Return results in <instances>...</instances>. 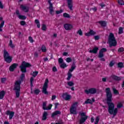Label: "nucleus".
<instances>
[{
    "mask_svg": "<svg viewBox=\"0 0 124 124\" xmlns=\"http://www.w3.org/2000/svg\"><path fill=\"white\" fill-rule=\"evenodd\" d=\"M106 97H107V103L108 107V113L110 115H113L114 116H116L118 113V108H115V105L112 102V92L110 90V88H107L106 89Z\"/></svg>",
    "mask_w": 124,
    "mask_h": 124,
    "instance_id": "f257e3e1",
    "label": "nucleus"
},
{
    "mask_svg": "<svg viewBox=\"0 0 124 124\" xmlns=\"http://www.w3.org/2000/svg\"><path fill=\"white\" fill-rule=\"evenodd\" d=\"M25 80V74L22 73L20 77V79L16 80L15 83L14 90L16 92V97L20 96V92H21V84L24 82Z\"/></svg>",
    "mask_w": 124,
    "mask_h": 124,
    "instance_id": "f03ea898",
    "label": "nucleus"
},
{
    "mask_svg": "<svg viewBox=\"0 0 124 124\" xmlns=\"http://www.w3.org/2000/svg\"><path fill=\"white\" fill-rule=\"evenodd\" d=\"M108 42L109 44V47H112V46H117V41H116V39L115 38V36L114 34L112 32L109 33L108 36Z\"/></svg>",
    "mask_w": 124,
    "mask_h": 124,
    "instance_id": "7ed1b4c3",
    "label": "nucleus"
},
{
    "mask_svg": "<svg viewBox=\"0 0 124 124\" xmlns=\"http://www.w3.org/2000/svg\"><path fill=\"white\" fill-rule=\"evenodd\" d=\"M4 60L7 63H10L12 62V57L9 55V53L6 49L3 50Z\"/></svg>",
    "mask_w": 124,
    "mask_h": 124,
    "instance_id": "20e7f679",
    "label": "nucleus"
},
{
    "mask_svg": "<svg viewBox=\"0 0 124 124\" xmlns=\"http://www.w3.org/2000/svg\"><path fill=\"white\" fill-rule=\"evenodd\" d=\"M31 65L30 63L23 61L20 66V70L23 73H26L27 72V67H31Z\"/></svg>",
    "mask_w": 124,
    "mask_h": 124,
    "instance_id": "39448f33",
    "label": "nucleus"
},
{
    "mask_svg": "<svg viewBox=\"0 0 124 124\" xmlns=\"http://www.w3.org/2000/svg\"><path fill=\"white\" fill-rule=\"evenodd\" d=\"M79 115L80 116V119L79 120V124H84L87 120H88V116L86 114L85 112H79Z\"/></svg>",
    "mask_w": 124,
    "mask_h": 124,
    "instance_id": "423d86ee",
    "label": "nucleus"
},
{
    "mask_svg": "<svg viewBox=\"0 0 124 124\" xmlns=\"http://www.w3.org/2000/svg\"><path fill=\"white\" fill-rule=\"evenodd\" d=\"M48 83H49V80L48 79H46L44 84V86L43 87V90L42 92L43 93H44L45 94H48V93L47 91V89H48Z\"/></svg>",
    "mask_w": 124,
    "mask_h": 124,
    "instance_id": "0eeeda50",
    "label": "nucleus"
},
{
    "mask_svg": "<svg viewBox=\"0 0 124 124\" xmlns=\"http://www.w3.org/2000/svg\"><path fill=\"white\" fill-rule=\"evenodd\" d=\"M85 93L87 94H94V93H96V89L94 88H90L88 90H85Z\"/></svg>",
    "mask_w": 124,
    "mask_h": 124,
    "instance_id": "6e6552de",
    "label": "nucleus"
},
{
    "mask_svg": "<svg viewBox=\"0 0 124 124\" xmlns=\"http://www.w3.org/2000/svg\"><path fill=\"white\" fill-rule=\"evenodd\" d=\"M48 3L49 4V6L48 7L49 10V13L50 15H52V16H53L54 14V11L53 7V4L51 2V0H48Z\"/></svg>",
    "mask_w": 124,
    "mask_h": 124,
    "instance_id": "1a4fd4ad",
    "label": "nucleus"
},
{
    "mask_svg": "<svg viewBox=\"0 0 124 124\" xmlns=\"http://www.w3.org/2000/svg\"><path fill=\"white\" fill-rule=\"evenodd\" d=\"M74 69H75V68H74V67L71 66L70 69L69 70V72L67 74L68 77L67 78V80L68 81H69L70 78L72 77V74H71V72H72Z\"/></svg>",
    "mask_w": 124,
    "mask_h": 124,
    "instance_id": "9d476101",
    "label": "nucleus"
},
{
    "mask_svg": "<svg viewBox=\"0 0 124 124\" xmlns=\"http://www.w3.org/2000/svg\"><path fill=\"white\" fill-rule=\"evenodd\" d=\"M67 2L69 9L71 11L72 10H73V3L72 2V0H67Z\"/></svg>",
    "mask_w": 124,
    "mask_h": 124,
    "instance_id": "9b49d317",
    "label": "nucleus"
},
{
    "mask_svg": "<svg viewBox=\"0 0 124 124\" xmlns=\"http://www.w3.org/2000/svg\"><path fill=\"white\" fill-rule=\"evenodd\" d=\"M62 97L65 99V100H70L71 98V96L68 94V93H63L62 95Z\"/></svg>",
    "mask_w": 124,
    "mask_h": 124,
    "instance_id": "f8f14e48",
    "label": "nucleus"
},
{
    "mask_svg": "<svg viewBox=\"0 0 124 124\" xmlns=\"http://www.w3.org/2000/svg\"><path fill=\"white\" fill-rule=\"evenodd\" d=\"M7 115H9V119L12 120L13 117H14V114L15 112L14 111H11L10 110H8L6 112Z\"/></svg>",
    "mask_w": 124,
    "mask_h": 124,
    "instance_id": "ddd939ff",
    "label": "nucleus"
},
{
    "mask_svg": "<svg viewBox=\"0 0 124 124\" xmlns=\"http://www.w3.org/2000/svg\"><path fill=\"white\" fill-rule=\"evenodd\" d=\"M64 28L66 31H70V30H72L73 26L71 24H65L64 25Z\"/></svg>",
    "mask_w": 124,
    "mask_h": 124,
    "instance_id": "4468645a",
    "label": "nucleus"
},
{
    "mask_svg": "<svg viewBox=\"0 0 124 124\" xmlns=\"http://www.w3.org/2000/svg\"><path fill=\"white\" fill-rule=\"evenodd\" d=\"M20 8L22 10V11H24L26 13H27V12H29V10H30V8L29 7L26 6H24L23 5H20Z\"/></svg>",
    "mask_w": 124,
    "mask_h": 124,
    "instance_id": "2eb2a0df",
    "label": "nucleus"
},
{
    "mask_svg": "<svg viewBox=\"0 0 124 124\" xmlns=\"http://www.w3.org/2000/svg\"><path fill=\"white\" fill-rule=\"evenodd\" d=\"M18 66V64L17 63H13L11 66L9 67V70L11 72L14 71V69H16V67Z\"/></svg>",
    "mask_w": 124,
    "mask_h": 124,
    "instance_id": "dca6fc26",
    "label": "nucleus"
},
{
    "mask_svg": "<svg viewBox=\"0 0 124 124\" xmlns=\"http://www.w3.org/2000/svg\"><path fill=\"white\" fill-rule=\"evenodd\" d=\"M34 80V78L33 77H31L30 78V85L31 87V93H34L33 92H32V87H33V80Z\"/></svg>",
    "mask_w": 124,
    "mask_h": 124,
    "instance_id": "f3484780",
    "label": "nucleus"
},
{
    "mask_svg": "<svg viewBox=\"0 0 124 124\" xmlns=\"http://www.w3.org/2000/svg\"><path fill=\"white\" fill-rule=\"evenodd\" d=\"M96 32L93 31V30H91L88 33H86L85 35L86 36H91V35H94Z\"/></svg>",
    "mask_w": 124,
    "mask_h": 124,
    "instance_id": "a211bd4d",
    "label": "nucleus"
},
{
    "mask_svg": "<svg viewBox=\"0 0 124 124\" xmlns=\"http://www.w3.org/2000/svg\"><path fill=\"white\" fill-rule=\"evenodd\" d=\"M93 102H94V98H92V100H91L90 99H88L87 100H86L85 101L84 104H93Z\"/></svg>",
    "mask_w": 124,
    "mask_h": 124,
    "instance_id": "6ab92c4d",
    "label": "nucleus"
},
{
    "mask_svg": "<svg viewBox=\"0 0 124 124\" xmlns=\"http://www.w3.org/2000/svg\"><path fill=\"white\" fill-rule=\"evenodd\" d=\"M48 116V112L47 111H44L42 117L43 121H46L47 120V116Z\"/></svg>",
    "mask_w": 124,
    "mask_h": 124,
    "instance_id": "aec40b11",
    "label": "nucleus"
},
{
    "mask_svg": "<svg viewBox=\"0 0 124 124\" xmlns=\"http://www.w3.org/2000/svg\"><path fill=\"white\" fill-rule=\"evenodd\" d=\"M76 110H77V108H71L70 109V112L71 114H73L74 115L77 114V111Z\"/></svg>",
    "mask_w": 124,
    "mask_h": 124,
    "instance_id": "412c9836",
    "label": "nucleus"
},
{
    "mask_svg": "<svg viewBox=\"0 0 124 124\" xmlns=\"http://www.w3.org/2000/svg\"><path fill=\"white\" fill-rule=\"evenodd\" d=\"M111 77L113 80H115V81H121V80H122V78L121 77H118L117 76L112 75L111 76Z\"/></svg>",
    "mask_w": 124,
    "mask_h": 124,
    "instance_id": "4be33fe9",
    "label": "nucleus"
},
{
    "mask_svg": "<svg viewBox=\"0 0 124 124\" xmlns=\"http://www.w3.org/2000/svg\"><path fill=\"white\" fill-rule=\"evenodd\" d=\"M98 51V47L95 46L93 50H90L89 51L90 53H93V54H97V51Z\"/></svg>",
    "mask_w": 124,
    "mask_h": 124,
    "instance_id": "5701e85b",
    "label": "nucleus"
},
{
    "mask_svg": "<svg viewBox=\"0 0 124 124\" xmlns=\"http://www.w3.org/2000/svg\"><path fill=\"white\" fill-rule=\"evenodd\" d=\"M98 23L101 25V27H106L107 23H106V21H100L98 22Z\"/></svg>",
    "mask_w": 124,
    "mask_h": 124,
    "instance_id": "b1692460",
    "label": "nucleus"
},
{
    "mask_svg": "<svg viewBox=\"0 0 124 124\" xmlns=\"http://www.w3.org/2000/svg\"><path fill=\"white\" fill-rule=\"evenodd\" d=\"M57 115H61V111L58 110L55 111L52 114L51 117L52 118H54V117H55V116H57Z\"/></svg>",
    "mask_w": 124,
    "mask_h": 124,
    "instance_id": "393cba45",
    "label": "nucleus"
},
{
    "mask_svg": "<svg viewBox=\"0 0 124 124\" xmlns=\"http://www.w3.org/2000/svg\"><path fill=\"white\" fill-rule=\"evenodd\" d=\"M42 108L43 110H46L47 109V102H43L42 105Z\"/></svg>",
    "mask_w": 124,
    "mask_h": 124,
    "instance_id": "a878e982",
    "label": "nucleus"
},
{
    "mask_svg": "<svg viewBox=\"0 0 124 124\" xmlns=\"http://www.w3.org/2000/svg\"><path fill=\"white\" fill-rule=\"evenodd\" d=\"M4 95H5V91H0V99H2L4 97Z\"/></svg>",
    "mask_w": 124,
    "mask_h": 124,
    "instance_id": "bb28decb",
    "label": "nucleus"
},
{
    "mask_svg": "<svg viewBox=\"0 0 124 124\" xmlns=\"http://www.w3.org/2000/svg\"><path fill=\"white\" fill-rule=\"evenodd\" d=\"M119 34H122V33H124V28L123 27H120L119 28Z\"/></svg>",
    "mask_w": 124,
    "mask_h": 124,
    "instance_id": "cd10ccee",
    "label": "nucleus"
},
{
    "mask_svg": "<svg viewBox=\"0 0 124 124\" xmlns=\"http://www.w3.org/2000/svg\"><path fill=\"white\" fill-rule=\"evenodd\" d=\"M117 65L119 68H123L124 67V63L120 62L118 63Z\"/></svg>",
    "mask_w": 124,
    "mask_h": 124,
    "instance_id": "c85d7f7f",
    "label": "nucleus"
},
{
    "mask_svg": "<svg viewBox=\"0 0 124 124\" xmlns=\"http://www.w3.org/2000/svg\"><path fill=\"white\" fill-rule=\"evenodd\" d=\"M35 23L36 24L37 28L39 29V28H40V23L39 22V20H38V19H35Z\"/></svg>",
    "mask_w": 124,
    "mask_h": 124,
    "instance_id": "c756f323",
    "label": "nucleus"
},
{
    "mask_svg": "<svg viewBox=\"0 0 124 124\" xmlns=\"http://www.w3.org/2000/svg\"><path fill=\"white\" fill-rule=\"evenodd\" d=\"M2 17H0V21H1V24H0V29L3 28V25H4V20H2Z\"/></svg>",
    "mask_w": 124,
    "mask_h": 124,
    "instance_id": "7c9ffc66",
    "label": "nucleus"
},
{
    "mask_svg": "<svg viewBox=\"0 0 124 124\" xmlns=\"http://www.w3.org/2000/svg\"><path fill=\"white\" fill-rule=\"evenodd\" d=\"M9 45L10 47H11V48H14L15 47L14 45H13V43L12 42V40H10Z\"/></svg>",
    "mask_w": 124,
    "mask_h": 124,
    "instance_id": "2f4dec72",
    "label": "nucleus"
},
{
    "mask_svg": "<svg viewBox=\"0 0 124 124\" xmlns=\"http://www.w3.org/2000/svg\"><path fill=\"white\" fill-rule=\"evenodd\" d=\"M67 66V65H66V63L64 62L61 63V64L60 65V67L61 68H65V67H66Z\"/></svg>",
    "mask_w": 124,
    "mask_h": 124,
    "instance_id": "473e14b6",
    "label": "nucleus"
},
{
    "mask_svg": "<svg viewBox=\"0 0 124 124\" xmlns=\"http://www.w3.org/2000/svg\"><path fill=\"white\" fill-rule=\"evenodd\" d=\"M67 85L69 86V87H73V86H74V82H73V81H68Z\"/></svg>",
    "mask_w": 124,
    "mask_h": 124,
    "instance_id": "72a5a7b5",
    "label": "nucleus"
},
{
    "mask_svg": "<svg viewBox=\"0 0 124 124\" xmlns=\"http://www.w3.org/2000/svg\"><path fill=\"white\" fill-rule=\"evenodd\" d=\"M18 18L21 20H26V19H27V17H26L25 16L22 15L18 16Z\"/></svg>",
    "mask_w": 124,
    "mask_h": 124,
    "instance_id": "f704fd0d",
    "label": "nucleus"
},
{
    "mask_svg": "<svg viewBox=\"0 0 124 124\" xmlns=\"http://www.w3.org/2000/svg\"><path fill=\"white\" fill-rule=\"evenodd\" d=\"M112 91L114 94H119V91L116 89L115 88H112Z\"/></svg>",
    "mask_w": 124,
    "mask_h": 124,
    "instance_id": "c9c22d12",
    "label": "nucleus"
},
{
    "mask_svg": "<svg viewBox=\"0 0 124 124\" xmlns=\"http://www.w3.org/2000/svg\"><path fill=\"white\" fill-rule=\"evenodd\" d=\"M103 57H104V54L103 52H101V51H99L98 58H103Z\"/></svg>",
    "mask_w": 124,
    "mask_h": 124,
    "instance_id": "e433bc0d",
    "label": "nucleus"
},
{
    "mask_svg": "<svg viewBox=\"0 0 124 124\" xmlns=\"http://www.w3.org/2000/svg\"><path fill=\"white\" fill-rule=\"evenodd\" d=\"M63 16L65 18H70V15L66 13H64Z\"/></svg>",
    "mask_w": 124,
    "mask_h": 124,
    "instance_id": "4c0bfd02",
    "label": "nucleus"
},
{
    "mask_svg": "<svg viewBox=\"0 0 124 124\" xmlns=\"http://www.w3.org/2000/svg\"><path fill=\"white\" fill-rule=\"evenodd\" d=\"M39 93H40V90H39V89H35L34 90V93L35 94H39Z\"/></svg>",
    "mask_w": 124,
    "mask_h": 124,
    "instance_id": "58836bf2",
    "label": "nucleus"
},
{
    "mask_svg": "<svg viewBox=\"0 0 124 124\" xmlns=\"http://www.w3.org/2000/svg\"><path fill=\"white\" fill-rule=\"evenodd\" d=\"M100 118L99 116H97L95 118V121L94 124H98V122H99Z\"/></svg>",
    "mask_w": 124,
    "mask_h": 124,
    "instance_id": "ea45409f",
    "label": "nucleus"
},
{
    "mask_svg": "<svg viewBox=\"0 0 124 124\" xmlns=\"http://www.w3.org/2000/svg\"><path fill=\"white\" fill-rule=\"evenodd\" d=\"M46 51H47V49H46V46H45L44 45H43L42 46V51L45 52Z\"/></svg>",
    "mask_w": 124,
    "mask_h": 124,
    "instance_id": "a19ab883",
    "label": "nucleus"
},
{
    "mask_svg": "<svg viewBox=\"0 0 124 124\" xmlns=\"http://www.w3.org/2000/svg\"><path fill=\"white\" fill-rule=\"evenodd\" d=\"M118 2L120 5H124V2L123 0H118Z\"/></svg>",
    "mask_w": 124,
    "mask_h": 124,
    "instance_id": "79ce46f5",
    "label": "nucleus"
},
{
    "mask_svg": "<svg viewBox=\"0 0 124 124\" xmlns=\"http://www.w3.org/2000/svg\"><path fill=\"white\" fill-rule=\"evenodd\" d=\"M78 104V102H75V103L73 104L71 108H77Z\"/></svg>",
    "mask_w": 124,
    "mask_h": 124,
    "instance_id": "37998d69",
    "label": "nucleus"
},
{
    "mask_svg": "<svg viewBox=\"0 0 124 124\" xmlns=\"http://www.w3.org/2000/svg\"><path fill=\"white\" fill-rule=\"evenodd\" d=\"M6 81V78H1V82L2 84H4L5 83V81Z\"/></svg>",
    "mask_w": 124,
    "mask_h": 124,
    "instance_id": "c03bdc74",
    "label": "nucleus"
},
{
    "mask_svg": "<svg viewBox=\"0 0 124 124\" xmlns=\"http://www.w3.org/2000/svg\"><path fill=\"white\" fill-rule=\"evenodd\" d=\"M77 33H78L79 35H80V36L83 35V31H82V30L81 29L79 30L78 31Z\"/></svg>",
    "mask_w": 124,
    "mask_h": 124,
    "instance_id": "a18cd8bd",
    "label": "nucleus"
},
{
    "mask_svg": "<svg viewBox=\"0 0 124 124\" xmlns=\"http://www.w3.org/2000/svg\"><path fill=\"white\" fill-rule=\"evenodd\" d=\"M37 74H38V71L33 72L32 73V76L33 77H36L37 76Z\"/></svg>",
    "mask_w": 124,
    "mask_h": 124,
    "instance_id": "49530a36",
    "label": "nucleus"
},
{
    "mask_svg": "<svg viewBox=\"0 0 124 124\" xmlns=\"http://www.w3.org/2000/svg\"><path fill=\"white\" fill-rule=\"evenodd\" d=\"M58 62L59 63H63V59L62 58H60L58 59Z\"/></svg>",
    "mask_w": 124,
    "mask_h": 124,
    "instance_id": "de8ad7c7",
    "label": "nucleus"
},
{
    "mask_svg": "<svg viewBox=\"0 0 124 124\" xmlns=\"http://www.w3.org/2000/svg\"><path fill=\"white\" fill-rule=\"evenodd\" d=\"M66 62H72V59L71 58L68 57L66 59Z\"/></svg>",
    "mask_w": 124,
    "mask_h": 124,
    "instance_id": "09e8293b",
    "label": "nucleus"
},
{
    "mask_svg": "<svg viewBox=\"0 0 124 124\" xmlns=\"http://www.w3.org/2000/svg\"><path fill=\"white\" fill-rule=\"evenodd\" d=\"M46 29H47V28L46 27V25L43 24L42 26V31H46Z\"/></svg>",
    "mask_w": 124,
    "mask_h": 124,
    "instance_id": "8fccbe9b",
    "label": "nucleus"
},
{
    "mask_svg": "<svg viewBox=\"0 0 124 124\" xmlns=\"http://www.w3.org/2000/svg\"><path fill=\"white\" fill-rule=\"evenodd\" d=\"M118 51L119 53H123V52H124V49L123 47H120L118 49Z\"/></svg>",
    "mask_w": 124,
    "mask_h": 124,
    "instance_id": "3c124183",
    "label": "nucleus"
},
{
    "mask_svg": "<svg viewBox=\"0 0 124 124\" xmlns=\"http://www.w3.org/2000/svg\"><path fill=\"white\" fill-rule=\"evenodd\" d=\"M114 64H115V63L114 62L111 61L109 64V66H110V67H112V66H114Z\"/></svg>",
    "mask_w": 124,
    "mask_h": 124,
    "instance_id": "603ef678",
    "label": "nucleus"
},
{
    "mask_svg": "<svg viewBox=\"0 0 124 124\" xmlns=\"http://www.w3.org/2000/svg\"><path fill=\"white\" fill-rule=\"evenodd\" d=\"M123 107V105L121 103H118V104L117 106V108H122V107Z\"/></svg>",
    "mask_w": 124,
    "mask_h": 124,
    "instance_id": "864d4df0",
    "label": "nucleus"
},
{
    "mask_svg": "<svg viewBox=\"0 0 124 124\" xmlns=\"http://www.w3.org/2000/svg\"><path fill=\"white\" fill-rule=\"evenodd\" d=\"M52 106H53V105L52 104H49L48 105V107L47 108H46V110H51V108H52Z\"/></svg>",
    "mask_w": 124,
    "mask_h": 124,
    "instance_id": "5fc2aeb1",
    "label": "nucleus"
},
{
    "mask_svg": "<svg viewBox=\"0 0 124 124\" xmlns=\"http://www.w3.org/2000/svg\"><path fill=\"white\" fill-rule=\"evenodd\" d=\"M107 51V49L105 48H103L100 50V51L102 53H104V52H106Z\"/></svg>",
    "mask_w": 124,
    "mask_h": 124,
    "instance_id": "6e6d98bb",
    "label": "nucleus"
},
{
    "mask_svg": "<svg viewBox=\"0 0 124 124\" xmlns=\"http://www.w3.org/2000/svg\"><path fill=\"white\" fill-rule=\"evenodd\" d=\"M62 10H60V11H56V14H61V13H62L63 12Z\"/></svg>",
    "mask_w": 124,
    "mask_h": 124,
    "instance_id": "4d7b16f0",
    "label": "nucleus"
},
{
    "mask_svg": "<svg viewBox=\"0 0 124 124\" xmlns=\"http://www.w3.org/2000/svg\"><path fill=\"white\" fill-rule=\"evenodd\" d=\"M21 26H25L26 25V21H20Z\"/></svg>",
    "mask_w": 124,
    "mask_h": 124,
    "instance_id": "13d9d810",
    "label": "nucleus"
},
{
    "mask_svg": "<svg viewBox=\"0 0 124 124\" xmlns=\"http://www.w3.org/2000/svg\"><path fill=\"white\" fill-rule=\"evenodd\" d=\"M29 41L31 42V43H32L33 42V39H32V37L30 36L29 37Z\"/></svg>",
    "mask_w": 124,
    "mask_h": 124,
    "instance_id": "bf43d9fd",
    "label": "nucleus"
},
{
    "mask_svg": "<svg viewBox=\"0 0 124 124\" xmlns=\"http://www.w3.org/2000/svg\"><path fill=\"white\" fill-rule=\"evenodd\" d=\"M52 71H53V72H57V71H58V70L57 69V68L56 67H54L52 68Z\"/></svg>",
    "mask_w": 124,
    "mask_h": 124,
    "instance_id": "052dcab7",
    "label": "nucleus"
},
{
    "mask_svg": "<svg viewBox=\"0 0 124 124\" xmlns=\"http://www.w3.org/2000/svg\"><path fill=\"white\" fill-rule=\"evenodd\" d=\"M16 15H17L18 17H19V16H20V12H19V10H16Z\"/></svg>",
    "mask_w": 124,
    "mask_h": 124,
    "instance_id": "680f3d73",
    "label": "nucleus"
},
{
    "mask_svg": "<svg viewBox=\"0 0 124 124\" xmlns=\"http://www.w3.org/2000/svg\"><path fill=\"white\" fill-rule=\"evenodd\" d=\"M94 39H95V40H98V39H99V36H95Z\"/></svg>",
    "mask_w": 124,
    "mask_h": 124,
    "instance_id": "e2e57ef3",
    "label": "nucleus"
},
{
    "mask_svg": "<svg viewBox=\"0 0 124 124\" xmlns=\"http://www.w3.org/2000/svg\"><path fill=\"white\" fill-rule=\"evenodd\" d=\"M72 67L76 68V65L75 64V62H73Z\"/></svg>",
    "mask_w": 124,
    "mask_h": 124,
    "instance_id": "0e129e2a",
    "label": "nucleus"
},
{
    "mask_svg": "<svg viewBox=\"0 0 124 124\" xmlns=\"http://www.w3.org/2000/svg\"><path fill=\"white\" fill-rule=\"evenodd\" d=\"M34 55L36 57V58H37V57H38V53L37 52H35L34 53Z\"/></svg>",
    "mask_w": 124,
    "mask_h": 124,
    "instance_id": "69168bd1",
    "label": "nucleus"
},
{
    "mask_svg": "<svg viewBox=\"0 0 124 124\" xmlns=\"http://www.w3.org/2000/svg\"><path fill=\"white\" fill-rule=\"evenodd\" d=\"M56 95H53L51 98L52 100H54V99H56Z\"/></svg>",
    "mask_w": 124,
    "mask_h": 124,
    "instance_id": "338daca9",
    "label": "nucleus"
},
{
    "mask_svg": "<svg viewBox=\"0 0 124 124\" xmlns=\"http://www.w3.org/2000/svg\"><path fill=\"white\" fill-rule=\"evenodd\" d=\"M63 56H67L68 55V53L67 52H63L62 54Z\"/></svg>",
    "mask_w": 124,
    "mask_h": 124,
    "instance_id": "774afa93",
    "label": "nucleus"
}]
</instances>
